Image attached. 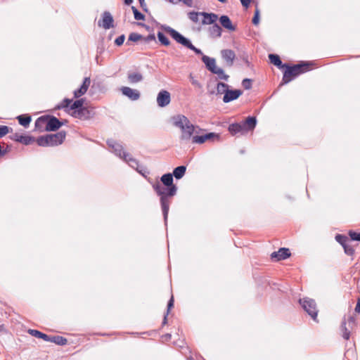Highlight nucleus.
I'll return each mask as SVG.
<instances>
[{"label": "nucleus", "mask_w": 360, "mask_h": 360, "mask_svg": "<svg viewBox=\"0 0 360 360\" xmlns=\"http://www.w3.org/2000/svg\"><path fill=\"white\" fill-rule=\"evenodd\" d=\"M153 187L157 194L160 196L162 212L164 218L166 220L167 218L170 203L168 197L174 196L176 194V186L169 187L162 185L160 183H157L154 184Z\"/></svg>", "instance_id": "obj_1"}, {"label": "nucleus", "mask_w": 360, "mask_h": 360, "mask_svg": "<svg viewBox=\"0 0 360 360\" xmlns=\"http://www.w3.org/2000/svg\"><path fill=\"white\" fill-rule=\"evenodd\" d=\"M173 124L179 128L181 134L180 136L182 141H188L195 131V127L184 115H177L172 118Z\"/></svg>", "instance_id": "obj_2"}, {"label": "nucleus", "mask_w": 360, "mask_h": 360, "mask_svg": "<svg viewBox=\"0 0 360 360\" xmlns=\"http://www.w3.org/2000/svg\"><path fill=\"white\" fill-rule=\"evenodd\" d=\"M84 100L79 99L72 103V101L68 98L64 99L59 108H69L68 112L73 117L79 119H83L88 112L87 110L83 107Z\"/></svg>", "instance_id": "obj_3"}, {"label": "nucleus", "mask_w": 360, "mask_h": 360, "mask_svg": "<svg viewBox=\"0 0 360 360\" xmlns=\"http://www.w3.org/2000/svg\"><path fill=\"white\" fill-rule=\"evenodd\" d=\"M310 63H305L293 66H286V70L284 72L282 79V84H287L299 75L309 71L310 70Z\"/></svg>", "instance_id": "obj_4"}, {"label": "nucleus", "mask_w": 360, "mask_h": 360, "mask_svg": "<svg viewBox=\"0 0 360 360\" xmlns=\"http://www.w3.org/2000/svg\"><path fill=\"white\" fill-rule=\"evenodd\" d=\"M162 29L179 44H181V45L184 46L185 47L193 51L196 54L201 55L202 54V51L195 48L191 42L182 36L180 33H179L177 31L174 30L173 28L169 27V26H163Z\"/></svg>", "instance_id": "obj_5"}, {"label": "nucleus", "mask_w": 360, "mask_h": 360, "mask_svg": "<svg viewBox=\"0 0 360 360\" xmlns=\"http://www.w3.org/2000/svg\"><path fill=\"white\" fill-rule=\"evenodd\" d=\"M108 144L110 148H112L113 152L117 155H118L121 158H123L131 167L137 169V167L139 165L138 162L135 159L131 158L129 153H126L123 150L122 146L112 140L108 141Z\"/></svg>", "instance_id": "obj_6"}, {"label": "nucleus", "mask_w": 360, "mask_h": 360, "mask_svg": "<svg viewBox=\"0 0 360 360\" xmlns=\"http://www.w3.org/2000/svg\"><path fill=\"white\" fill-rule=\"evenodd\" d=\"M300 303L304 311L308 313L313 320L316 321L317 309L314 300L309 298H304L302 300H300Z\"/></svg>", "instance_id": "obj_7"}, {"label": "nucleus", "mask_w": 360, "mask_h": 360, "mask_svg": "<svg viewBox=\"0 0 360 360\" xmlns=\"http://www.w3.org/2000/svg\"><path fill=\"white\" fill-rule=\"evenodd\" d=\"M171 101L170 93L166 90L160 91L157 96V103L159 107L163 108L168 105Z\"/></svg>", "instance_id": "obj_8"}, {"label": "nucleus", "mask_w": 360, "mask_h": 360, "mask_svg": "<svg viewBox=\"0 0 360 360\" xmlns=\"http://www.w3.org/2000/svg\"><path fill=\"white\" fill-rule=\"evenodd\" d=\"M65 138V133L64 131H59L54 134H49V144L50 146H56L61 144Z\"/></svg>", "instance_id": "obj_9"}, {"label": "nucleus", "mask_w": 360, "mask_h": 360, "mask_svg": "<svg viewBox=\"0 0 360 360\" xmlns=\"http://www.w3.org/2000/svg\"><path fill=\"white\" fill-rule=\"evenodd\" d=\"M122 94L132 101H136L140 98V92L136 89H133L128 86H124L121 89Z\"/></svg>", "instance_id": "obj_10"}, {"label": "nucleus", "mask_w": 360, "mask_h": 360, "mask_svg": "<svg viewBox=\"0 0 360 360\" xmlns=\"http://www.w3.org/2000/svg\"><path fill=\"white\" fill-rule=\"evenodd\" d=\"M221 56L229 66H231L233 64L236 58V54L231 49H223L221 51Z\"/></svg>", "instance_id": "obj_11"}, {"label": "nucleus", "mask_w": 360, "mask_h": 360, "mask_svg": "<svg viewBox=\"0 0 360 360\" xmlns=\"http://www.w3.org/2000/svg\"><path fill=\"white\" fill-rule=\"evenodd\" d=\"M242 94V91L239 89L228 90L226 94L224 95L223 101L224 103H229L232 101L237 99Z\"/></svg>", "instance_id": "obj_12"}, {"label": "nucleus", "mask_w": 360, "mask_h": 360, "mask_svg": "<svg viewBox=\"0 0 360 360\" xmlns=\"http://www.w3.org/2000/svg\"><path fill=\"white\" fill-rule=\"evenodd\" d=\"M91 84V79L89 77H85L82 86L79 89L74 91V96L75 98H79L83 96L88 90Z\"/></svg>", "instance_id": "obj_13"}, {"label": "nucleus", "mask_w": 360, "mask_h": 360, "mask_svg": "<svg viewBox=\"0 0 360 360\" xmlns=\"http://www.w3.org/2000/svg\"><path fill=\"white\" fill-rule=\"evenodd\" d=\"M290 255L288 248H280L278 251L274 252L271 254V258L276 261H280L288 258Z\"/></svg>", "instance_id": "obj_14"}, {"label": "nucleus", "mask_w": 360, "mask_h": 360, "mask_svg": "<svg viewBox=\"0 0 360 360\" xmlns=\"http://www.w3.org/2000/svg\"><path fill=\"white\" fill-rule=\"evenodd\" d=\"M214 136H217V135L215 134L214 133H208V134H206L204 135H200V136H198V135L193 136V135L191 137L192 143L202 144V143H205V141H207V140L212 139Z\"/></svg>", "instance_id": "obj_15"}, {"label": "nucleus", "mask_w": 360, "mask_h": 360, "mask_svg": "<svg viewBox=\"0 0 360 360\" xmlns=\"http://www.w3.org/2000/svg\"><path fill=\"white\" fill-rule=\"evenodd\" d=\"M112 22L113 19L110 13L108 12H105L103 15L102 21L101 22H98V25L103 27L105 30H108L113 26Z\"/></svg>", "instance_id": "obj_16"}, {"label": "nucleus", "mask_w": 360, "mask_h": 360, "mask_svg": "<svg viewBox=\"0 0 360 360\" xmlns=\"http://www.w3.org/2000/svg\"><path fill=\"white\" fill-rule=\"evenodd\" d=\"M201 15L203 17V19L202 20V25H214V23L218 20V15L215 13L202 12Z\"/></svg>", "instance_id": "obj_17"}, {"label": "nucleus", "mask_w": 360, "mask_h": 360, "mask_svg": "<svg viewBox=\"0 0 360 360\" xmlns=\"http://www.w3.org/2000/svg\"><path fill=\"white\" fill-rule=\"evenodd\" d=\"M219 22L221 26L229 31L233 32L236 30V26L232 24V22L229 16L221 15L219 18Z\"/></svg>", "instance_id": "obj_18"}, {"label": "nucleus", "mask_w": 360, "mask_h": 360, "mask_svg": "<svg viewBox=\"0 0 360 360\" xmlns=\"http://www.w3.org/2000/svg\"><path fill=\"white\" fill-rule=\"evenodd\" d=\"M61 126L60 121L55 117H48V123L46 131H56Z\"/></svg>", "instance_id": "obj_19"}, {"label": "nucleus", "mask_w": 360, "mask_h": 360, "mask_svg": "<svg viewBox=\"0 0 360 360\" xmlns=\"http://www.w3.org/2000/svg\"><path fill=\"white\" fill-rule=\"evenodd\" d=\"M202 62L205 63L206 68L212 73L217 68L216 65V60L213 58L207 56H203L202 58Z\"/></svg>", "instance_id": "obj_20"}, {"label": "nucleus", "mask_w": 360, "mask_h": 360, "mask_svg": "<svg viewBox=\"0 0 360 360\" xmlns=\"http://www.w3.org/2000/svg\"><path fill=\"white\" fill-rule=\"evenodd\" d=\"M229 131L232 135H236L238 133H240L241 134H245V127L242 123H233L230 124L229 127Z\"/></svg>", "instance_id": "obj_21"}, {"label": "nucleus", "mask_w": 360, "mask_h": 360, "mask_svg": "<svg viewBox=\"0 0 360 360\" xmlns=\"http://www.w3.org/2000/svg\"><path fill=\"white\" fill-rule=\"evenodd\" d=\"M242 124L245 127V133H247L249 130L254 129L257 124V120L254 117H248Z\"/></svg>", "instance_id": "obj_22"}, {"label": "nucleus", "mask_w": 360, "mask_h": 360, "mask_svg": "<svg viewBox=\"0 0 360 360\" xmlns=\"http://www.w3.org/2000/svg\"><path fill=\"white\" fill-rule=\"evenodd\" d=\"M48 123V117L41 116L39 117L35 122V127L40 131H46Z\"/></svg>", "instance_id": "obj_23"}, {"label": "nucleus", "mask_w": 360, "mask_h": 360, "mask_svg": "<svg viewBox=\"0 0 360 360\" xmlns=\"http://www.w3.org/2000/svg\"><path fill=\"white\" fill-rule=\"evenodd\" d=\"M210 34L212 37L219 38L221 36L222 30L217 24H214L209 29Z\"/></svg>", "instance_id": "obj_24"}, {"label": "nucleus", "mask_w": 360, "mask_h": 360, "mask_svg": "<svg viewBox=\"0 0 360 360\" xmlns=\"http://www.w3.org/2000/svg\"><path fill=\"white\" fill-rule=\"evenodd\" d=\"M160 180H161V182L162 183V185H164L165 186H169V187L176 186L173 184L172 174L170 173L165 174L162 175Z\"/></svg>", "instance_id": "obj_25"}, {"label": "nucleus", "mask_w": 360, "mask_h": 360, "mask_svg": "<svg viewBox=\"0 0 360 360\" xmlns=\"http://www.w3.org/2000/svg\"><path fill=\"white\" fill-rule=\"evenodd\" d=\"M15 140L25 145H29L34 142V139L30 136L15 135Z\"/></svg>", "instance_id": "obj_26"}, {"label": "nucleus", "mask_w": 360, "mask_h": 360, "mask_svg": "<svg viewBox=\"0 0 360 360\" xmlns=\"http://www.w3.org/2000/svg\"><path fill=\"white\" fill-rule=\"evenodd\" d=\"M269 58L270 62L278 68H283L285 66V65H282V62L278 55L269 54Z\"/></svg>", "instance_id": "obj_27"}, {"label": "nucleus", "mask_w": 360, "mask_h": 360, "mask_svg": "<svg viewBox=\"0 0 360 360\" xmlns=\"http://www.w3.org/2000/svg\"><path fill=\"white\" fill-rule=\"evenodd\" d=\"M47 341L54 342L58 345H64L67 343V340L62 336H52L48 338Z\"/></svg>", "instance_id": "obj_28"}, {"label": "nucleus", "mask_w": 360, "mask_h": 360, "mask_svg": "<svg viewBox=\"0 0 360 360\" xmlns=\"http://www.w3.org/2000/svg\"><path fill=\"white\" fill-rule=\"evenodd\" d=\"M186 171V167L185 166H179L176 167L173 171V175L177 179L182 178Z\"/></svg>", "instance_id": "obj_29"}, {"label": "nucleus", "mask_w": 360, "mask_h": 360, "mask_svg": "<svg viewBox=\"0 0 360 360\" xmlns=\"http://www.w3.org/2000/svg\"><path fill=\"white\" fill-rule=\"evenodd\" d=\"M49 141H50V139H49V134L48 135H46V136H39V138H37V139L36 140L37 144L40 146H43V147H47V146H50V144H49Z\"/></svg>", "instance_id": "obj_30"}, {"label": "nucleus", "mask_w": 360, "mask_h": 360, "mask_svg": "<svg viewBox=\"0 0 360 360\" xmlns=\"http://www.w3.org/2000/svg\"><path fill=\"white\" fill-rule=\"evenodd\" d=\"M143 79V76L139 72H132L128 75V79L131 83H137L141 82Z\"/></svg>", "instance_id": "obj_31"}, {"label": "nucleus", "mask_w": 360, "mask_h": 360, "mask_svg": "<svg viewBox=\"0 0 360 360\" xmlns=\"http://www.w3.org/2000/svg\"><path fill=\"white\" fill-rule=\"evenodd\" d=\"M229 90V86L222 82H219L217 86V92L218 94H226V92Z\"/></svg>", "instance_id": "obj_32"}, {"label": "nucleus", "mask_w": 360, "mask_h": 360, "mask_svg": "<svg viewBox=\"0 0 360 360\" xmlns=\"http://www.w3.org/2000/svg\"><path fill=\"white\" fill-rule=\"evenodd\" d=\"M19 123L23 127H27L30 122L31 117L30 116L20 115L18 117Z\"/></svg>", "instance_id": "obj_33"}, {"label": "nucleus", "mask_w": 360, "mask_h": 360, "mask_svg": "<svg viewBox=\"0 0 360 360\" xmlns=\"http://www.w3.org/2000/svg\"><path fill=\"white\" fill-rule=\"evenodd\" d=\"M29 333L36 338H41L47 341L49 336L37 330H29Z\"/></svg>", "instance_id": "obj_34"}, {"label": "nucleus", "mask_w": 360, "mask_h": 360, "mask_svg": "<svg viewBox=\"0 0 360 360\" xmlns=\"http://www.w3.org/2000/svg\"><path fill=\"white\" fill-rule=\"evenodd\" d=\"M214 74L217 75L218 76V77L221 79H224V80H228L229 79V75H227L226 74H225L224 71L220 68H218L214 71L213 72Z\"/></svg>", "instance_id": "obj_35"}, {"label": "nucleus", "mask_w": 360, "mask_h": 360, "mask_svg": "<svg viewBox=\"0 0 360 360\" xmlns=\"http://www.w3.org/2000/svg\"><path fill=\"white\" fill-rule=\"evenodd\" d=\"M158 38L160 43L165 46H169L170 42L168 38L162 32L158 33Z\"/></svg>", "instance_id": "obj_36"}, {"label": "nucleus", "mask_w": 360, "mask_h": 360, "mask_svg": "<svg viewBox=\"0 0 360 360\" xmlns=\"http://www.w3.org/2000/svg\"><path fill=\"white\" fill-rule=\"evenodd\" d=\"M200 15H201V13L198 12L192 11L188 13L189 19L195 23L198 22Z\"/></svg>", "instance_id": "obj_37"}, {"label": "nucleus", "mask_w": 360, "mask_h": 360, "mask_svg": "<svg viewBox=\"0 0 360 360\" xmlns=\"http://www.w3.org/2000/svg\"><path fill=\"white\" fill-rule=\"evenodd\" d=\"M341 328H342V337H343L345 340H349V336H350V332H349V330L347 328V327H346V323H345V322H342Z\"/></svg>", "instance_id": "obj_38"}, {"label": "nucleus", "mask_w": 360, "mask_h": 360, "mask_svg": "<svg viewBox=\"0 0 360 360\" xmlns=\"http://www.w3.org/2000/svg\"><path fill=\"white\" fill-rule=\"evenodd\" d=\"M131 9L133 11V13H134V18L137 20H143L144 19V15L141 13L139 12L136 7L134 6H132L131 7Z\"/></svg>", "instance_id": "obj_39"}, {"label": "nucleus", "mask_w": 360, "mask_h": 360, "mask_svg": "<svg viewBox=\"0 0 360 360\" xmlns=\"http://www.w3.org/2000/svg\"><path fill=\"white\" fill-rule=\"evenodd\" d=\"M141 35L135 32L131 33L129 36L128 41H137L141 39Z\"/></svg>", "instance_id": "obj_40"}, {"label": "nucleus", "mask_w": 360, "mask_h": 360, "mask_svg": "<svg viewBox=\"0 0 360 360\" xmlns=\"http://www.w3.org/2000/svg\"><path fill=\"white\" fill-rule=\"evenodd\" d=\"M344 249H345V252L346 254H347L348 255H352L354 252V250L353 249V248L350 245H348V242L346 243L345 245H342Z\"/></svg>", "instance_id": "obj_41"}, {"label": "nucleus", "mask_w": 360, "mask_h": 360, "mask_svg": "<svg viewBox=\"0 0 360 360\" xmlns=\"http://www.w3.org/2000/svg\"><path fill=\"white\" fill-rule=\"evenodd\" d=\"M9 132V128L7 126L0 125V138L4 136Z\"/></svg>", "instance_id": "obj_42"}, {"label": "nucleus", "mask_w": 360, "mask_h": 360, "mask_svg": "<svg viewBox=\"0 0 360 360\" xmlns=\"http://www.w3.org/2000/svg\"><path fill=\"white\" fill-rule=\"evenodd\" d=\"M242 84L245 89H250L252 87V80L250 79H244Z\"/></svg>", "instance_id": "obj_43"}, {"label": "nucleus", "mask_w": 360, "mask_h": 360, "mask_svg": "<svg viewBox=\"0 0 360 360\" xmlns=\"http://www.w3.org/2000/svg\"><path fill=\"white\" fill-rule=\"evenodd\" d=\"M349 235L352 240L360 241V233L350 231L349 233Z\"/></svg>", "instance_id": "obj_44"}, {"label": "nucleus", "mask_w": 360, "mask_h": 360, "mask_svg": "<svg viewBox=\"0 0 360 360\" xmlns=\"http://www.w3.org/2000/svg\"><path fill=\"white\" fill-rule=\"evenodd\" d=\"M335 238L342 245L348 242L347 238L341 235H337Z\"/></svg>", "instance_id": "obj_45"}, {"label": "nucleus", "mask_w": 360, "mask_h": 360, "mask_svg": "<svg viewBox=\"0 0 360 360\" xmlns=\"http://www.w3.org/2000/svg\"><path fill=\"white\" fill-rule=\"evenodd\" d=\"M172 4H176L179 1H182L186 6L191 7L193 6V0H169Z\"/></svg>", "instance_id": "obj_46"}, {"label": "nucleus", "mask_w": 360, "mask_h": 360, "mask_svg": "<svg viewBox=\"0 0 360 360\" xmlns=\"http://www.w3.org/2000/svg\"><path fill=\"white\" fill-rule=\"evenodd\" d=\"M124 39H125L124 36V35H121V36L118 37L115 39V43L116 45L120 46V45H122L124 43Z\"/></svg>", "instance_id": "obj_47"}, {"label": "nucleus", "mask_w": 360, "mask_h": 360, "mask_svg": "<svg viewBox=\"0 0 360 360\" xmlns=\"http://www.w3.org/2000/svg\"><path fill=\"white\" fill-rule=\"evenodd\" d=\"M259 11L256 10L255 13V16L252 18V23L254 25H257L259 23Z\"/></svg>", "instance_id": "obj_48"}, {"label": "nucleus", "mask_w": 360, "mask_h": 360, "mask_svg": "<svg viewBox=\"0 0 360 360\" xmlns=\"http://www.w3.org/2000/svg\"><path fill=\"white\" fill-rule=\"evenodd\" d=\"M191 84L197 87H201L200 82L196 80L191 75H190Z\"/></svg>", "instance_id": "obj_49"}, {"label": "nucleus", "mask_w": 360, "mask_h": 360, "mask_svg": "<svg viewBox=\"0 0 360 360\" xmlns=\"http://www.w3.org/2000/svg\"><path fill=\"white\" fill-rule=\"evenodd\" d=\"M242 5L245 7V8H248L251 2V0H240Z\"/></svg>", "instance_id": "obj_50"}, {"label": "nucleus", "mask_w": 360, "mask_h": 360, "mask_svg": "<svg viewBox=\"0 0 360 360\" xmlns=\"http://www.w3.org/2000/svg\"><path fill=\"white\" fill-rule=\"evenodd\" d=\"M243 60L244 61V63L246 64V65H247L248 67H250V61L248 60V56H243Z\"/></svg>", "instance_id": "obj_51"}, {"label": "nucleus", "mask_w": 360, "mask_h": 360, "mask_svg": "<svg viewBox=\"0 0 360 360\" xmlns=\"http://www.w3.org/2000/svg\"><path fill=\"white\" fill-rule=\"evenodd\" d=\"M173 304H174V298H173V297H172L170 300L168 302V305H167L168 311L170 310V309L173 307Z\"/></svg>", "instance_id": "obj_52"}, {"label": "nucleus", "mask_w": 360, "mask_h": 360, "mask_svg": "<svg viewBox=\"0 0 360 360\" xmlns=\"http://www.w3.org/2000/svg\"><path fill=\"white\" fill-rule=\"evenodd\" d=\"M349 326L352 328V326L354 325V319L352 317H349L348 320Z\"/></svg>", "instance_id": "obj_53"}, {"label": "nucleus", "mask_w": 360, "mask_h": 360, "mask_svg": "<svg viewBox=\"0 0 360 360\" xmlns=\"http://www.w3.org/2000/svg\"><path fill=\"white\" fill-rule=\"evenodd\" d=\"M155 37L154 34H150L146 38V41H155Z\"/></svg>", "instance_id": "obj_54"}, {"label": "nucleus", "mask_w": 360, "mask_h": 360, "mask_svg": "<svg viewBox=\"0 0 360 360\" xmlns=\"http://www.w3.org/2000/svg\"><path fill=\"white\" fill-rule=\"evenodd\" d=\"M355 311L356 313H359L360 312V299L358 300V302H357L356 306L355 307Z\"/></svg>", "instance_id": "obj_55"}, {"label": "nucleus", "mask_w": 360, "mask_h": 360, "mask_svg": "<svg viewBox=\"0 0 360 360\" xmlns=\"http://www.w3.org/2000/svg\"><path fill=\"white\" fill-rule=\"evenodd\" d=\"M133 2V0H124V3L127 5H129Z\"/></svg>", "instance_id": "obj_56"}, {"label": "nucleus", "mask_w": 360, "mask_h": 360, "mask_svg": "<svg viewBox=\"0 0 360 360\" xmlns=\"http://www.w3.org/2000/svg\"><path fill=\"white\" fill-rule=\"evenodd\" d=\"M218 1L221 3H226L227 1V0H218Z\"/></svg>", "instance_id": "obj_57"}, {"label": "nucleus", "mask_w": 360, "mask_h": 360, "mask_svg": "<svg viewBox=\"0 0 360 360\" xmlns=\"http://www.w3.org/2000/svg\"><path fill=\"white\" fill-rule=\"evenodd\" d=\"M139 2H140L141 5L142 6V4H143V3L144 0H139Z\"/></svg>", "instance_id": "obj_58"}]
</instances>
